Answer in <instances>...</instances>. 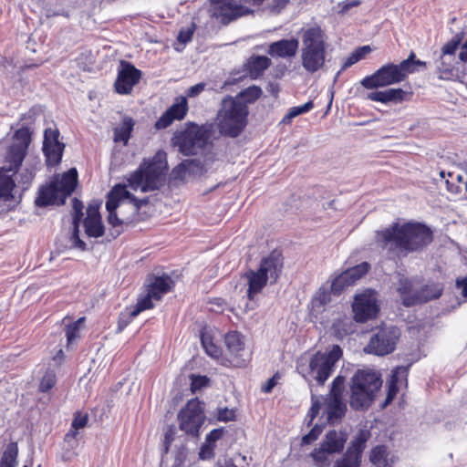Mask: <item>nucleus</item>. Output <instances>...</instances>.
<instances>
[{"label": "nucleus", "instance_id": "nucleus-27", "mask_svg": "<svg viewBox=\"0 0 467 467\" xmlns=\"http://www.w3.org/2000/svg\"><path fill=\"white\" fill-rule=\"evenodd\" d=\"M244 276L248 280L247 297L253 300L254 296L265 286L269 278L260 272L259 269L257 271L249 270L245 273Z\"/></svg>", "mask_w": 467, "mask_h": 467}, {"label": "nucleus", "instance_id": "nucleus-36", "mask_svg": "<svg viewBox=\"0 0 467 467\" xmlns=\"http://www.w3.org/2000/svg\"><path fill=\"white\" fill-rule=\"evenodd\" d=\"M18 446L17 442L11 441L6 445L1 460L0 467H16L17 463Z\"/></svg>", "mask_w": 467, "mask_h": 467}, {"label": "nucleus", "instance_id": "nucleus-14", "mask_svg": "<svg viewBox=\"0 0 467 467\" xmlns=\"http://www.w3.org/2000/svg\"><path fill=\"white\" fill-rule=\"evenodd\" d=\"M141 76V71L132 63L120 60L118 68V76L114 82L115 91L120 95L130 94L134 86L140 82Z\"/></svg>", "mask_w": 467, "mask_h": 467}, {"label": "nucleus", "instance_id": "nucleus-7", "mask_svg": "<svg viewBox=\"0 0 467 467\" xmlns=\"http://www.w3.org/2000/svg\"><path fill=\"white\" fill-rule=\"evenodd\" d=\"M179 429L192 438L200 436V431L205 421L204 407L198 398L190 400L177 414Z\"/></svg>", "mask_w": 467, "mask_h": 467}, {"label": "nucleus", "instance_id": "nucleus-18", "mask_svg": "<svg viewBox=\"0 0 467 467\" xmlns=\"http://www.w3.org/2000/svg\"><path fill=\"white\" fill-rule=\"evenodd\" d=\"M187 98L181 96L176 98L175 102L168 108L155 122L156 130L168 128L174 120H182L188 112Z\"/></svg>", "mask_w": 467, "mask_h": 467}, {"label": "nucleus", "instance_id": "nucleus-19", "mask_svg": "<svg viewBox=\"0 0 467 467\" xmlns=\"http://www.w3.org/2000/svg\"><path fill=\"white\" fill-rule=\"evenodd\" d=\"M442 291L443 285L440 283L427 284L415 291L413 296L404 298V306L410 307L437 299L442 295Z\"/></svg>", "mask_w": 467, "mask_h": 467}, {"label": "nucleus", "instance_id": "nucleus-11", "mask_svg": "<svg viewBox=\"0 0 467 467\" xmlns=\"http://www.w3.org/2000/svg\"><path fill=\"white\" fill-rule=\"evenodd\" d=\"M265 0H211L213 7V16L223 25L247 15L251 12L245 5H260Z\"/></svg>", "mask_w": 467, "mask_h": 467}, {"label": "nucleus", "instance_id": "nucleus-41", "mask_svg": "<svg viewBox=\"0 0 467 467\" xmlns=\"http://www.w3.org/2000/svg\"><path fill=\"white\" fill-rule=\"evenodd\" d=\"M152 299H154L152 294L147 289L146 295L140 296L138 298L137 304L133 306H130L131 316L137 317L142 311L151 309L154 306Z\"/></svg>", "mask_w": 467, "mask_h": 467}, {"label": "nucleus", "instance_id": "nucleus-10", "mask_svg": "<svg viewBox=\"0 0 467 467\" xmlns=\"http://www.w3.org/2000/svg\"><path fill=\"white\" fill-rule=\"evenodd\" d=\"M343 351L338 345H333L332 348L326 353L320 351L314 354L309 360V369L316 373L314 379L318 385H324L331 376L336 363L340 359Z\"/></svg>", "mask_w": 467, "mask_h": 467}, {"label": "nucleus", "instance_id": "nucleus-57", "mask_svg": "<svg viewBox=\"0 0 467 467\" xmlns=\"http://www.w3.org/2000/svg\"><path fill=\"white\" fill-rule=\"evenodd\" d=\"M216 445H212L204 442L199 451V458L202 461L212 460L215 456L214 449Z\"/></svg>", "mask_w": 467, "mask_h": 467}, {"label": "nucleus", "instance_id": "nucleus-59", "mask_svg": "<svg viewBox=\"0 0 467 467\" xmlns=\"http://www.w3.org/2000/svg\"><path fill=\"white\" fill-rule=\"evenodd\" d=\"M321 409V402L320 400L314 395H312V405L308 410L307 417H309V420L307 422V425H310L314 419L317 416L319 413V410Z\"/></svg>", "mask_w": 467, "mask_h": 467}, {"label": "nucleus", "instance_id": "nucleus-49", "mask_svg": "<svg viewBox=\"0 0 467 467\" xmlns=\"http://www.w3.org/2000/svg\"><path fill=\"white\" fill-rule=\"evenodd\" d=\"M345 377L337 375L332 381L329 397L332 398H343V390L345 384Z\"/></svg>", "mask_w": 467, "mask_h": 467}, {"label": "nucleus", "instance_id": "nucleus-3", "mask_svg": "<svg viewBox=\"0 0 467 467\" xmlns=\"http://www.w3.org/2000/svg\"><path fill=\"white\" fill-rule=\"evenodd\" d=\"M382 386L380 373L372 368H358L351 377L349 406L355 411L368 410Z\"/></svg>", "mask_w": 467, "mask_h": 467}, {"label": "nucleus", "instance_id": "nucleus-35", "mask_svg": "<svg viewBox=\"0 0 467 467\" xmlns=\"http://www.w3.org/2000/svg\"><path fill=\"white\" fill-rule=\"evenodd\" d=\"M389 452L385 445L373 447L369 453V461L376 467H391L388 462Z\"/></svg>", "mask_w": 467, "mask_h": 467}, {"label": "nucleus", "instance_id": "nucleus-43", "mask_svg": "<svg viewBox=\"0 0 467 467\" xmlns=\"http://www.w3.org/2000/svg\"><path fill=\"white\" fill-rule=\"evenodd\" d=\"M201 342L208 356L216 359L223 356L222 349L213 343L210 335L202 333L201 335Z\"/></svg>", "mask_w": 467, "mask_h": 467}, {"label": "nucleus", "instance_id": "nucleus-23", "mask_svg": "<svg viewBox=\"0 0 467 467\" xmlns=\"http://www.w3.org/2000/svg\"><path fill=\"white\" fill-rule=\"evenodd\" d=\"M283 268V258L280 253L274 251L267 257L262 259L259 270L268 278L275 282Z\"/></svg>", "mask_w": 467, "mask_h": 467}, {"label": "nucleus", "instance_id": "nucleus-30", "mask_svg": "<svg viewBox=\"0 0 467 467\" xmlns=\"http://www.w3.org/2000/svg\"><path fill=\"white\" fill-rule=\"evenodd\" d=\"M371 437V431L368 429H360L354 439L350 441L346 451L362 459V453L366 448L367 441Z\"/></svg>", "mask_w": 467, "mask_h": 467}, {"label": "nucleus", "instance_id": "nucleus-2", "mask_svg": "<svg viewBox=\"0 0 467 467\" xmlns=\"http://www.w3.org/2000/svg\"><path fill=\"white\" fill-rule=\"evenodd\" d=\"M168 169L166 152L158 150L152 158H144L137 170L128 175V186L141 192L158 191L165 184Z\"/></svg>", "mask_w": 467, "mask_h": 467}, {"label": "nucleus", "instance_id": "nucleus-56", "mask_svg": "<svg viewBox=\"0 0 467 467\" xmlns=\"http://www.w3.org/2000/svg\"><path fill=\"white\" fill-rule=\"evenodd\" d=\"M176 433H177V430L174 425L171 424L167 427V430L164 434V441H163L165 453H167L169 451L171 443L175 440Z\"/></svg>", "mask_w": 467, "mask_h": 467}, {"label": "nucleus", "instance_id": "nucleus-54", "mask_svg": "<svg viewBox=\"0 0 467 467\" xmlns=\"http://www.w3.org/2000/svg\"><path fill=\"white\" fill-rule=\"evenodd\" d=\"M323 431V426L316 424L313 428L302 437V444H311L314 442Z\"/></svg>", "mask_w": 467, "mask_h": 467}, {"label": "nucleus", "instance_id": "nucleus-50", "mask_svg": "<svg viewBox=\"0 0 467 467\" xmlns=\"http://www.w3.org/2000/svg\"><path fill=\"white\" fill-rule=\"evenodd\" d=\"M396 66L398 67V70L402 81H404L410 74L419 71L420 67L413 65L412 63L407 62L406 60H402L400 63L396 64Z\"/></svg>", "mask_w": 467, "mask_h": 467}, {"label": "nucleus", "instance_id": "nucleus-1", "mask_svg": "<svg viewBox=\"0 0 467 467\" xmlns=\"http://www.w3.org/2000/svg\"><path fill=\"white\" fill-rule=\"evenodd\" d=\"M433 241V232L424 223L408 222L392 223L389 226L376 231L375 243L389 252L399 250L405 254L420 252Z\"/></svg>", "mask_w": 467, "mask_h": 467}, {"label": "nucleus", "instance_id": "nucleus-12", "mask_svg": "<svg viewBox=\"0 0 467 467\" xmlns=\"http://www.w3.org/2000/svg\"><path fill=\"white\" fill-rule=\"evenodd\" d=\"M226 348L224 358L234 367H244L250 359L245 348L244 337L238 331H229L224 336Z\"/></svg>", "mask_w": 467, "mask_h": 467}, {"label": "nucleus", "instance_id": "nucleus-21", "mask_svg": "<svg viewBox=\"0 0 467 467\" xmlns=\"http://www.w3.org/2000/svg\"><path fill=\"white\" fill-rule=\"evenodd\" d=\"M298 47L299 41L297 38H283L271 43L268 47L267 53L272 57H292L296 56Z\"/></svg>", "mask_w": 467, "mask_h": 467}, {"label": "nucleus", "instance_id": "nucleus-42", "mask_svg": "<svg viewBox=\"0 0 467 467\" xmlns=\"http://www.w3.org/2000/svg\"><path fill=\"white\" fill-rule=\"evenodd\" d=\"M331 287H327L326 285H321L318 290L316 292L312 304L314 307H321L325 306L331 302Z\"/></svg>", "mask_w": 467, "mask_h": 467}, {"label": "nucleus", "instance_id": "nucleus-29", "mask_svg": "<svg viewBox=\"0 0 467 467\" xmlns=\"http://www.w3.org/2000/svg\"><path fill=\"white\" fill-rule=\"evenodd\" d=\"M271 66V59L265 56L253 55L245 67L252 78L260 77Z\"/></svg>", "mask_w": 467, "mask_h": 467}, {"label": "nucleus", "instance_id": "nucleus-51", "mask_svg": "<svg viewBox=\"0 0 467 467\" xmlns=\"http://www.w3.org/2000/svg\"><path fill=\"white\" fill-rule=\"evenodd\" d=\"M191 379V391L195 393L196 391L202 389L206 387L209 383V378L202 375H194L192 374L190 376Z\"/></svg>", "mask_w": 467, "mask_h": 467}, {"label": "nucleus", "instance_id": "nucleus-64", "mask_svg": "<svg viewBox=\"0 0 467 467\" xmlns=\"http://www.w3.org/2000/svg\"><path fill=\"white\" fill-rule=\"evenodd\" d=\"M289 3V0H271L268 9L273 14H279Z\"/></svg>", "mask_w": 467, "mask_h": 467}, {"label": "nucleus", "instance_id": "nucleus-24", "mask_svg": "<svg viewBox=\"0 0 467 467\" xmlns=\"http://www.w3.org/2000/svg\"><path fill=\"white\" fill-rule=\"evenodd\" d=\"M409 368L410 365L400 366L392 370L387 384V396L384 402L381 404L382 409H385L395 399L397 393L399 392L398 383L400 381V378L403 377L406 379L408 377Z\"/></svg>", "mask_w": 467, "mask_h": 467}, {"label": "nucleus", "instance_id": "nucleus-53", "mask_svg": "<svg viewBox=\"0 0 467 467\" xmlns=\"http://www.w3.org/2000/svg\"><path fill=\"white\" fill-rule=\"evenodd\" d=\"M135 317L131 316V308L127 307L123 312H121L118 318V332H121L126 328V327L133 320Z\"/></svg>", "mask_w": 467, "mask_h": 467}, {"label": "nucleus", "instance_id": "nucleus-22", "mask_svg": "<svg viewBox=\"0 0 467 467\" xmlns=\"http://www.w3.org/2000/svg\"><path fill=\"white\" fill-rule=\"evenodd\" d=\"M149 281L146 286L149 292L152 294L155 300H161L163 295L171 291L175 285L174 281L167 274L161 276L150 275Z\"/></svg>", "mask_w": 467, "mask_h": 467}, {"label": "nucleus", "instance_id": "nucleus-8", "mask_svg": "<svg viewBox=\"0 0 467 467\" xmlns=\"http://www.w3.org/2000/svg\"><path fill=\"white\" fill-rule=\"evenodd\" d=\"M348 435L346 430H330L328 431L319 444L318 448H315L310 456L318 467L329 466L330 461L328 455L340 453L343 451Z\"/></svg>", "mask_w": 467, "mask_h": 467}, {"label": "nucleus", "instance_id": "nucleus-26", "mask_svg": "<svg viewBox=\"0 0 467 467\" xmlns=\"http://www.w3.org/2000/svg\"><path fill=\"white\" fill-rule=\"evenodd\" d=\"M406 94L407 92L400 88H389L383 91H372L367 95V99L383 104L400 103L405 99Z\"/></svg>", "mask_w": 467, "mask_h": 467}, {"label": "nucleus", "instance_id": "nucleus-47", "mask_svg": "<svg viewBox=\"0 0 467 467\" xmlns=\"http://www.w3.org/2000/svg\"><path fill=\"white\" fill-rule=\"evenodd\" d=\"M462 36L460 34H457L454 36L449 42H447L442 47H441V55H446L449 57H452L455 55L456 50L458 49L461 42H462Z\"/></svg>", "mask_w": 467, "mask_h": 467}, {"label": "nucleus", "instance_id": "nucleus-20", "mask_svg": "<svg viewBox=\"0 0 467 467\" xmlns=\"http://www.w3.org/2000/svg\"><path fill=\"white\" fill-rule=\"evenodd\" d=\"M58 192V179L54 178L49 183L39 187L37 196L35 199V205L39 208L58 204L60 195Z\"/></svg>", "mask_w": 467, "mask_h": 467}, {"label": "nucleus", "instance_id": "nucleus-39", "mask_svg": "<svg viewBox=\"0 0 467 467\" xmlns=\"http://www.w3.org/2000/svg\"><path fill=\"white\" fill-rule=\"evenodd\" d=\"M26 149L27 148H24L19 145L11 146L8 153V158L12 166L9 169V171L14 170V166L16 169H18L22 165V162L26 154Z\"/></svg>", "mask_w": 467, "mask_h": 467}, {"label": "nucleus", "instance_id": "nucleus-15", "mask_svg": "<svg viewBox=\"0 0 467 467\" xmlns=\"http://www.w3.org/2000/svg\"><path fill=\"white\" fill-rule=\"evenodd\" d=\"M59 135L57 128H47L44 130L42 150L47 166L54 167L61 162L65 143L59 140Z\"/></svg>", "mask_w": 467, "mask_h": 467}, {"label": "nucleus", "instance_id": "nucleus-44", "mask_svg": "<svg viewBox=\"0 0 467 467\" xmlns=\"http://www.w3.org/2000/svg\"><path fill=\"white\" fill-rule=\"evenodd\" d=\"M314 108L312 100L306 102L302 106L292 107L288 112L284 116L281 123L289 124L296 117L310 111Z\"/></svg>", "mask_w": 467, "mask_h": 467}, {"label": "nucleus", "instance_id": "nucleus-33", "mask_svg": "<svg viewBox=\"0 0 467 467\" xmlns=\"http://www.w3.org/2000/svg\"><path fill=\"white\" fill-rule=\"evenodd\" d=\"M134 120L130 117H124L122 124L114 129V140L116 142L127 143L130 138L131 131L134 127Z\"/></svg>", "mask_w": 467, "mask_h": 467}, {"label": "nucleus", "instance_id": "nucleus-52", "mask_svg": "<svg viewBox=\"0 0 467 467\" xmlns=\"http://www.w3.org/2000/svg\"><path fill=\"white\" fill-rule=\"evenodd\" d=\"M112 195H114L119 202L121 200L128 199L130 201L132 194L130 192L127 190V186L125 184L118 183L109 192Z\"/></svg>", "mask_w": 467, "mask_h": 467}, {"label": "nucleus", "instance_id": "nucleus-62", "mask_svg": "<svg viewBox=\"0 0 467 467\" xmlns=\"http://www.w3.org/2000/svg\"><path fill=\"white\" fill-rule=\"evenodd\" d=\"M398 291L400 295L403 305H404V298L414 296V293H411V284L408 280H404V281L400 282Z\"/></svg>", "mask_w": 467, "mask_h": 467}, {"label": "nucleus", "instance_id": "nucleus-32", "mask_svg": "<svg viewBox=\"0 0 467 467\" xmlns=\"http://www.w3.org/2000/svg\"><path fill=\"white\" fill-rule=\"evenodd\" d=\"M83 225L85 228V234L88 237L99 238L104 235L105 228L102 223L101 218H91L86 217L83 220Z\"/></svg>", "mask_w": 467, "mask_h": 467}, {"label": "nucleus", "instance_id": "nucleus-63", "mask_svg": "<svg viewBox=\"0 0 467 467\" xmlns=\"http://www.w3.org/2000/svg\"><path fill=\"white\" fill-rule=\"evenodd\" d=\"M78 331L79 330L78 328H76L75 326H71L70 324L66 326L65 333H66L67 347L72 345L74 343V341L79 337Z\"/></svg>", "mask_w": 467, "mask_h": 467}, {"label": "nucleus", "instance_id": "nucleus-4", "mask_svg": "<svg viewBox=\"0 0 467 467\" xmlns=\"http://www.w3.org/2000/svg\"><path fill=\"white\" fill-rule=\"evenodd\" d=\"M326 34L317 25L306 29L302 35L301 61L305 70L315 73L326 62Z\"/></svg>", "mask_w": 467, "mask_h": 467}, {"label": "nucleus", "instance_id": "nucleus-55", "mask_svg": "<svg viewBox=\"0 0 467 467\" xmlns=\"http://www.w3.org/2000/svg\"><path fill=\"white\" fill-rule=\"evenodd\" d=\"M195 28L196 26L194 23H192V25L186 28H182L177 36L178 42L183 45L190 42L193 36Z\"/></svg>", "mask_w": 467, "mask_h": 467}, {"label": "nucleus", "instance_id": "nucleus-60", "mask_svg": "<svg viewBox=\"0 0 467 467\" xmlns=\"http://www.w3.org/2000/svg\"><path fill=\"white\" fill-rule=\"evenodd\" d=\"M225 432V429L223 427L212 430L205 438V442L215 445L216 441L222 439Z\"/></svg>", "mask_w": 467, "mask_h": 467}, {"label": "nucleus", "instance_id": "nucleus-6", "mask_svg": "<svg viewBox=\"0 0 467 467\" xmlns=\"http://www.w3.org/2000/svg\"><path fill=\"white\" fill-rule=\"evenodd\" d=\"M249 115L248 106L239 99L230 98L229 105H224L220 111L218 130L220 134L229 138L238 137L247 125Z\"/></svg>", "mask_w": 467, "mask_h": 467}, {"label": "nucleus", "instance_id": "nucleus-9", "mask_svg": "<svg viewBox=\"0 0 467 467\" xmlns=\"http://www.w3.org/2000/svg\"><path fill=\"white\" fill-rule=\"evenodd\" d=\"M400 335V330L396 326L379 327L371 336L364 351L379 357L389 355L396 349Z\"/></svg>", "mask_w": 467, "mask_h": 467}, {"label": "nucleus", "instance_id": "nucleus-5", "mask_svg": "<svg viewBox=\"0 0 467 467\" xmlns=\"http://www.w3.org/2000/svg\"><path fill=\"white\" fill-rule=\"evenodd\" d=\"M211 134V125L189 121L183 130L173 133L171 142L183 156H194L206 147Z\"/></svg>", "mask_w": 467, "mask_h": 467}, {"label": "nucleus", "instance_id": "nucleus-37", "mask_svg": "<svg viewBox=\"0 0 467 467\" xmlns=\"http://www.w3.org/2000/svg\"><path fill=\"white\" fill-rule=\"evenodd\" d=\"M202 168L201 162L198 160H184L174 167L171 171V175L176 180H184L187 172H190V167Z\"/></svg>", "mask_w": 467, "mask_h": 467}, {"label": "nucleus", "instance_id": "nucleus-25", "mask_svg": "<svg viewBox=\"0 0 467 467\" xmlns=\"http://www.w3.org/2000/svg\"><path fill=\"white\" fill-rule=\"evenodd\" d=\"M78 184V171L76 168H71L63 173L60 180H58V192H60V199L58 205H63L66 199L70 196L75 191Z\"/></svg>", "mask_w": 467, "mask_h": 467}, {"label": "nucleus", "instance_id": "nucleus-34", "mask_svg": "<svg viewBox=\"0 0 467 467\" xmlns=\"http://www.w3.org/2000/svg\"><path fill=\"white\" fill-rule=\"evenodd\" d=\"M15 186L16 183L12 175L7 174L4 169H0V199L5 201L11 200Z\"/></svg>", "mask_w": 467, "mask_h": 467}, {"label": "nucleus", "instance_id": "nucleus-40", "mask_svg": "<svg viewBox=\"0 0 467 467\" xmlns=\"http://www.w3.org/2000/svg\"><path fill=\"white\" fill-rule=\"evenodd\" d=\"M452 60V57L440 55L439 58L435 61L436 69L441 74V78H446L451 74L453 69Z\"/></svg>", "mask_w": 467, "mask_h": 467}, {"label": "nucleus", "instance_id": "nucleus-16", "mask_svg": "<svg viewBox=\"0 0 467 467\" xmlns=\"http://www.w3.org/2000/svg\"><path fill=\"white\" fill-rule=\"evenodd\" d=\"M369 269L370 265L368 262H362L359 265L348 268L332 280L330 285L331 292L334 296H340L347 287L353 285Z\"/></svg>", "mask_w": 467, "mask_h": 467}, {"label": "nucleus", "instance_id": "nucleus-48", "mask_svg": "<svg viewBox=\"0 0 467 467\" xmlns=\"http://www.w3.org/2000/svg\"><path fill=\"white\" fill-rule=\"evenodd\" d=\"M31 131L28 127L22 126L20 129L16 130L14 138L20 142L18 144L21 147L28 148L31 142Z\"/></svg>", "mask_w": 467, "mask_h": 467}, {"label": "nucleus", "instance_id": "nucleus-61", "mask_svg": "<svg viewBox=\"0 0 467 467\" xmlns=\"http://www.w3.org/2000/svg\"><path fill=\"white\" fill-rule=\"evenodd\" d=\"M88 420V414H81L80 412H78L71 422V429L78 431L84 428L87 425Z\"/></svg>", "mask_w": 467, "mask_h": 467}, {"label": "nucleus", "instance_id": "nucleus-28", "mask_svg": "<svg viewBox=\"0 0 467 467\" xmlns=\"http://www.w3.org/2000/svg\"><path fill=\"white\" fill-rule=\"evenodd\" d=\"M347 412V404L344 402L343 398L329 397L326 413L327 420L330 424L343 419Z\"/></svg>", "mask_w": 467, "mask_h": 467}, {"label": "nucleus", "instance_id": "nucleus-45", "mask_svg": "<svg viewBox=\"0 0 467 467\" xmlns=\"http://www.w3.org/2000/svg\"><path fill=\"white\" fill-rule=\"evenodd\" d=\"M335 467H360L361 458L345 451L341 458L337 459L334 464Z\"/></svg>", "mask_w": 467, "mask_h": 467}, {"label": "nucleus", "instance_id": "nucleus-46", "mask_svg": "<svg viewBox=\"0 0 467 467\" xmlns=\"http://www.w3.org/2000/svg\"><path fill=\"white\" fill-rule=\"evenodd\" d=\"M56 382L57 376L55 371L48 368L41 379L38 389L40 392H47L56 385Z\"/></svg>", "mask_w": 467, "mask_h": 467}, {"label": "nucleus", "instance_id": "nucleus-13", "mask_svg": "<svg viewBox=\"0 0 467 467\" xmlns=\"http://www.w3.org/2000/svg\"><path fill=\"white\" fill-rule=\"evenodd\" d=\"M402 82L395 63H387L373 74L361 79L360 84L367 89H378Z\"/></svg>", "mask_w": 467, "mask_h": 467}, {"label": "nucleus", "instance_id": "nucleus-17", "mask_svg": "<svg viewBox=\"0 0 467 467\" xmlns=\"http://www.w3.org/2000/svg\"><path fill=\"white\" fill-rule=\"evenodd\" d=\"M354 318L357 322L365 323L377 317L379 307L371 294H360L355 296L352 305Z\"/></svg>", "mask_w": 467, "mask_h": 467}, {"label": "nucleus", "instance_id": "nucleus-31", "mask_svg": "<svg viewBox=\"0 0 467 467\" xmlns=\"http://www.w3.org/2000/svg\"><path fill=\"white\" fill-rule=\"evenodd\" d=\"M83 213H73L72 220V233L70 236V242L73 248L79 249L81 251L87 250V244L79 237V226L82 222Z\"/></svg>", "mask_w": 467, "mask_h": 467}, {"label": "nucleus", "instance_id": "nucleus-38", "mask_svg": "<svg viewBox=\"0 0 467 467\" xmlns=\"http://www.w3.org/2000/svg\"><path fill=\"white\" fill-rule=\"evenodd\" d=\"M262 95V89L258 86H251L244 90H242L237 96L235 99H239L242 102L248 104H252L255 102Z\"/></svg>", "mask_w": 467, "mask_h": 467}, {"label": "nucleus", "instance_id": "nucleus-58", "mask_svg": "<svg viewBox=\"0 0 467 467\" xmlns=\"http://www.w3.org/2000/svg\"><path fill=\"white\" fill-rule=\"evenodd\" d=\"M217 420L219 421H232L235 420V410H230L227 407L225 408H219L218 413H217Z\"/></svg>", "mask_w": 467, "mask_h": 467}]
</instances>
